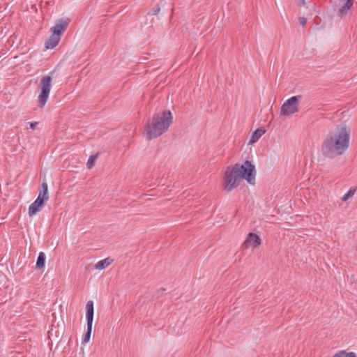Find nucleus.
<instances>
[{
    "label": "nucleus",
    "mask_w": 357,
    "mask_h": 357,
    "mask_svg": "<svg viewBox=\"0 0 357 357\" xmlns=\"http://www.w3.org/2000/svg\"><path fill=\"white\" fill-rule=\"evenodd\" d=\"M350 129L344 125L337 126L330 131L321 146L322 154L328 158L342 155L349 146Z\"/></svg>",
    "instance_id": "1"
},
{
    "label": "nucleus",
    "mask_w": 357,
    "mask_h": 357,
    "mask_svg": "<svg viewBox=\"0 0 357 357\" xmlns=\"http://www.w3.org/2000/svg\"><path fill=\"white\" fill-rule=\"evenodd\" d=\"M255 167L250 161L245 160L243 164H236L226 169L223 178L224 189L231 191L236 188L242 179L253 185L255 181Z\"/></svg>",
    "instance_id": "2"
},
{
    "label": "nucleus",
    "mask_w": 357,
    "mask_h": 357,
    "mask_svg": "<svg viewBox=\"0 0 357 357\" xmlns=\"http://www.w3.org/2000/svg\"><path fill=\"white\" fill-rule=\"evenodd\" d=\"M173 117L169 110L155 114L145 128L146 139H152L166 132L172 123Z\"/></svg>",
    "instance_id": "3"
},
{
    "label": "nucleus",
    "mask_w": 357,
    "mask_h": 357,
    "mask_svg": "<svg viewBox=\"0 0 357 357\" xmlns=\"http://www.w3.org/2000/svg\"><path fill=\"white\" fill-rule=\"evenodd\" d=\"M48 199V186L46 183H43L37 199L29 207V215L32 216L39 212Z\"/></svg>",
    "instance_id": "4"
},
{
    "label": "nucleus",
    "mask_w": 357,
    "mask_h": 357,
    "mask_svg": "<svg viewBox=\"0 0 357 357\" xmlns=\"http://www.w3.org/2000/svg\"><path fill=\"white\" fill-rule=\"evenodd\" d=\"M52 77L46 75L42 77L40 82V92L38 96L39 107H43L47 103L51 90Z\"/></svg>",
    "instance_id": "5"
},
{
    "label": "nucleus",
    "mask_w": 357,
    "mask_h": 357,
    "mask_svg": "<svg viewBox=\"0 0 357 357\" xmlns=\"http://www.w3.org/2000/svg\"><path fill=\"white\" fill-rule=\"evenodd\" d=\"M86 318L87 321V328L86 332L84 334L83 338V342L86 343L90 340L91 335L92 332V325L93 321V314H94V307H93V302L92 301H89L86 304Z\"/></svg>",
    "instance_id": "6"
},
{
    "label": "nucleus",
    "mask_w": 357,
    "mask_h": 357,
    "mask_svg": "<svg viewBox=\"0 0 357 357\" xmlns=\"http://www.w3.org/2000/svg\"><path fill=\"white\" fill-rule=\"evenodd\" d=\"M70 22L68 17L61 18L56 21L54 25L52 27V33L60 36L66 31Z\"/></svg>",
    "instance_id": "7"
},
{
    "label": "nucleus",
    "mask_w": 357,
    "mask_h": 357,
    "mask_svg": "<svg viewBox=\"0 0 357 357\" xmlns=\"http://www.w3.org/2000/svg\"><path fill=\"white\" fill-rule=\"evenodd\" d=\"M354 0H337L336 5L338 8V16L341 18L344 17L349 11L354 4Z\"/></svg>",
    "instance_id": "8"
},
{
    "label": "nucleus",
    "mask_w": 357,
    "mask_h": 357,
    "mask_svg": "<svg viewBox=\"0 0 357 357\" xmlns=\"http://www.w3.org/2000/svg\"><path fill=\"white\" fill-rule=\"evenodd\" d=\"M261 244V238L255 233L250 232L245 241L243 243V248L248 249L249 248H256Z\"/></svg>",
    "instance_id": "9"
},
{
    "label": "nucleus",
    "mask_w": 357,
    "mask_h": 357,
    "mask_svg": "<svg viewBox=\"0 0 357 357\" xmlns=\"http://www.w3.org/2000/svg\"><path fill=\"white\" fill-rule=\"evenodd\" d=\"M265 132H266V130L262 128H258L256 130H255L252 132L251 137L248 142V145H251V144L256 143L261 138V137L265 133Z\"/></svg>",
    "instance_id": "10"
},
{
    "label": "nucleus",
    "mask_w": 357,
    "mask_h": 357,
    "mask_svg": "<svg viewBox=\"0 0 357 357\" xmlns=\"http://www.w3.org/2000/svg\"><path fill=\"white\" fill-rule=\"evenodd\" d=\"M60 36L52 33L50 38L45 42V45L46 49H53L59 43Z\"/></svg>",
    "instance_id": "11"
},
{
    "label": "nucleus",
    "mask_w": 357,
    "mask_h": 357,
    "mask_svg": "<svg viewBox=\"0 0 357 357\" xmlns=\"http://www.w3.org/2000/svg\"><path fill=\"white\" fill-rule=\"evenodd\" d=\"M290 115V98H288L282 105L280 110V119Z\"/></svg>",
    "instance_id": "12"
},
{
    "label": "nucleus",
    "mask_w": 357,
    "mask_h": 357,
    "mask_svg": "<svg viewBox=\"0 0 357 357\" xmlns=\"http://www.w3.org/2000/svg\"><path fill=\"white\" fill-rule=\"evenodd\" d=\"M113 261V259L110 258H105L98 261L95 265V268L97 270H102L109 266Z\"/></svg>",
    "instance_id": "13"
},
{
    "label": "nucleus",
    "mask_w": 357,
    "mask_h": 357,
    "mask_svg": "<svg viewBox=\"0 0 357 357\" xmlns=\"http://www.w3.org/2000/svg\"><path fill=\"white\" fill-rule=\"evenodd\" d=\"M45 255L44 252H40L37 261H36V268L40 269L45 266Z\"/></svg>",
    "instance_id": "14"
},
{
    "label": "nucleus",
    "mask_w": 357,
    "mask_h": 357,
    "mask_svg": "<svg viewBox=\"0 0 357 357\" xmlns=\"http://www.w3.org/2000/svg\"><path fill=\"white\" fill-rule=\"evenodd\" d=\"M356 192V188H351L349 191L345 193L341 198L342 201L347 202L349 199L352 197Z\"/></svg>",
    "instance_id": "15"
},
{
    "label": "nucleus",
    "mask_w": 357,
    "mask_h": 357,
    "mask_svg": "<svg viewBox=\"0 0 357 357\" xmlns=\"http://www.w3.org/2000/svg\"><path fill=\"white\" fill-rule=\"evenodd\" d=\"M333 357H356V355L354 352L341 351L335 354Z\"/></svg>",
    "instance_id": "16"
},
{
    "label": "nucleus",
    "mask_w": 357,
    "mask_h": 357,
    "mask_svg": "<svg viewBox=\"0 0 357 357\" xmlns=\"http://www.w3.org/2000/svg\"><path fill=\"white\" fill-rule=\"evenodd\" d=\"M96 158V155H91L89 158V160L86 162V166L89 169H91L92 167V166L93 165V162H94Z\"/></svg>",
    "instance_id": "17"
},
{
    "label": "nucleus",
    "mask_w": 357,
    "mask_h": 357,
    "mask_svg": "<svg viewBox=\"0 0 357 357\" xmlns=\"http://www.w3.org/2000/svg\"><path fill=\"white\" fill-rule=\"evenodd\" d=\"M298 111V107L297 104H291V114L297 112Z\"/></svg>",
    "instance_id": "18"
},
{
    "label": "nucleus",
    "mask_w": 357,
    "mask_h": 357,
    "mask_svg": "<svg viewBox=\"0 0 357 357\" xmlns=\"http://www.w3.org/2000/svg\"><path fill=\"white\" fill-rule=\"evenodd\" d=\"M300 98V96H291V104H297V102Z\"/></svg>",
    "instance_id": "19"
},
{
    "label": "nucleus",
    "mask_w": 357,
    "mask_h": 357,
    "mask_svg": "<svg viewBox=\"0 0 357 357\" xmlns=\"http://www.w3.org/2000/svg\"><path fill=\"white\" fill-rule=\"evenodd\" d=\"M38 122L34 121L29 123L30 128L34 130L36 127L38 126Z\"/></svg>",
    "instance_id": "20"
},
{
    "label": "nucleus",
    "mask_w": 357,
    "mask_h": 357,
    "mask_svg": "<svg viewBox=\"0 0 357 357\" xmlns=\"http://www.w3.org/2000/svg\"><path fill=\"white\" fill-rule=\"evenodd\" d=\"M160 10V8H154L152 10V15H158L159 13Z\"/></svg>",
    "instance_id": "21"
},
{
    "label": "nucleus",
    "mask_w": 357,
    "mask_h": 357,
    "mask_svg": "<svg viewBox=\"0 0 357 357\" xmlns=\"http://www.w3.org/2000/svg\"><path fill=\"white\" fill-rule=\"evenodd\" d=\"M300 23L302 26H305L306 24V20L305 18H301Z\"/></svg>",
    "instance_id": "22"
},
{
    "label": "nucleus",
    "mask_w": 357,
    "mask_h": 357,
    "mask_svg": "<svg viewBox=\"0 0 357 357\" xmlns=\"http://www.w3.org/2000/svg\"><path fill=\"white\" fill-rule=\"evenodd\" d=\"M304 3H305V1L304 0H301L300 4L301 5H303Z\"/></svg>",
    "instance_id": "23"
}]
</instances>
